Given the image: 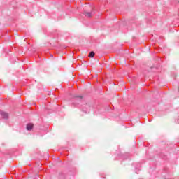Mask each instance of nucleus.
<instances>
[{
	"mask_svg": "<svg viewBox=\"0 0 179 179\" xmlns=\"http://www.w3.org/2000/svg\"><path fill=\"white\" fill-rule=\"evenodd\" d=\"M85 15L86 17L92 18L93 17V13L85 12Z\"/></svg>",
	"mask_w": 179,
	"mask_h": 179,
	"instance_id": "nucleus-1",
	"label": "nucleus"
},
{
	"mask_svg": "<svg viewBox=\"0 0 179 179\" xmlns=\"http://www.w3.org/2000/svg\"><path fill=\"white\" fill-rule=\"evenodd\" d=\"M34 124L30 123L27 125V131H31L33 129Z\"/></svg>",
	"mask_w": 179,
	"mask_h": 179,
	"instance_id": "nucleus-2",
	"label": "nucleus"
},
{
	"mask_svg": "<svg viewBox=\"0 0 179 179\" xmlns=\"http://www.w3.org/2000/svg\"><path fill=\"white\" fill-rule=\"evenodd\" d=\"M1 115H2L3 118H4L5 120H6L8 118V117H9L8 113H5V112L1 113Z\"/></svg>",
	"mask_w": 179,
	"mask_h": 179,
	"instance_id": "nucleus-3",
	"label": "nucleus"
},
{
	"mask_svg": "<svg viewBox=\"0 0 179 179\" xmlns=\"http://www.w3.org/2000/svg\"><path fill=\"white\" fill-rule=\"evenodd\" d=\"M90 58H93L94 57V52H91L89 55Z\"/></svg>",
	"mask_w": 179,
	"mask_h": 179,
	"instance_id": "nucleus-4",
	"label": "nucleus"
},
{
	"mask_svg": "<svg viewBox=\"0 0 179 179\" xmlns=\"http://www.w3.org/2000/svg\"><path fill=\"white\" fill-rule=\"evenodd\" d=\"M78 97V99H80V100H82V99H83V96H77Z\"/></svg>",
	"mask_w": 179,
	"mask_h": 179,
	"instance_id": "nucleus-5",
	"label": "nucleus"
}]
</instances>
